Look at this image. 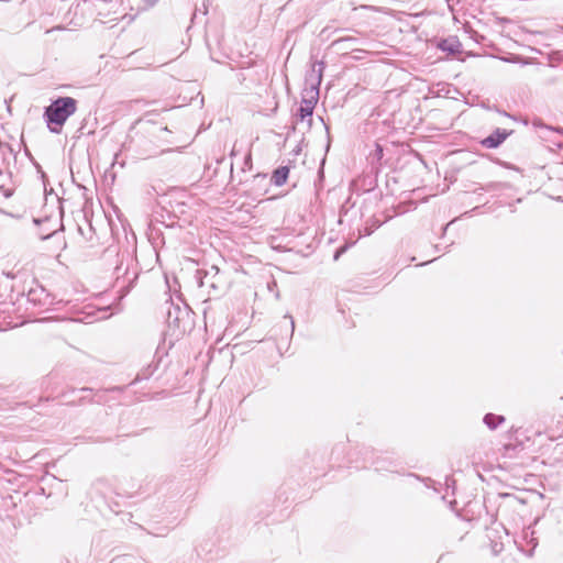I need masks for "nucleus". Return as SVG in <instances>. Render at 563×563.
Instances as JSON below:
<instances>
[{
	"label": "nucleus",
	"mask_w": 563,
	"mask_h": 563,
	"mask_svg": "<svg viewBox=\"0 0 563 563\" xmlns=\"http://www.w3.org/2000/svg\"><path fill=\"white\" fill-rule=\"evenodd\" d=\"M503 421L504 417L494 413H487L484 418V422L489 429L497 428Z\"/></svg>",
	"instance_id": "3"
},
{
	"label": "nucleus",
	"mask_w": 563,
	"mask_h": 563,
	"mask_svg": "<svg viewBox=\"0 0 563 563\" xmlns=\"http://www.w3.org/2000/svg\"><path fill=\"white\" fill-rule=\"evenodd\" d=\"M507 135L508 134L505 131L497 130L495 133L483 140V145L488 148L497 147L505 141Z\"/></svg>",
	"instance_id": "2"
},
{
	"label": "nucleus",
	"mask_w": 563,
	"mask_h": 563,
	"mask_svg": "<svg viewBox=\"0 0 563 563\" xmlns=\"http://www.w3.org/2000/svg\"><path fill=\"white\" fill-rule=\"evenodd\" d=\"M274 177H275V179H276V180H275V181H276V184H278V185H279L283 180H285V179H286V177H287V170H286V169L277 170V172L275 173Z\"/></svg>",
	"instance_id": "5"
},
{
	"label": "nucleus",
	"mask_w": 563,
	"mask_h": 563,
	"mask_svg": "<svg viewBox=\"0 0 563 563\" xmlns=\"http://www.w3.org/2000/svg\"><path fill=\"white\" fill-rule=\"evenodd\" d=\"M312 109H313V107L311 106L310 102H306L305 106H301V108H300L301 118L311 115Z\"/></svg>",
	"instance_id": "4"
},
{
	"label": "nucleus",
	"mask_w": 563,
	"mask_h": 563,
	"mask_svg": "<svg viewBox=\"0 0 563 563\" xmlns=\"http://www.w3.org/2000/svg\"><path fill=\"white\" fill-rule=\"evenodd\" d=\"M75 110L76 101L69 97L59 98L54 101L45 111L49 130L54 133H58L62 125Z\"/></svg>",
	"instance_id": "1"
}]
</instances>
